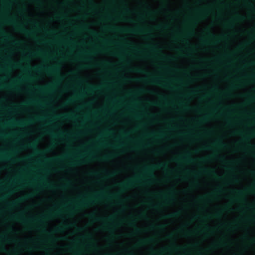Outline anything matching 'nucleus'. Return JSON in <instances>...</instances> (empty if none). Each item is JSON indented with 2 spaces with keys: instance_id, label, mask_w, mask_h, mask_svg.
Instances as JSON below:
<instances>
[{
  "instance_id": "f257e3e1",
  "label": "nucleus",
  "mask_w": 255,
  "mask_h": 255,
  "mask_svg": "<svg viewBox=\"0 0 255 255\" xmlns=\"http://www.w3.org/2000/svg\"><path fill=\"white\" fill-rule=\"evenodd\" d=\"M33 70L36 72H40L42 70H44L48 73L55 75L57 78V81L52 85H50L45 88L37 87V89L40 92H47L51 91L53 89V86L58 83L59 81H61L63 79V77L60 73V69L57 66H53L50 67L45 66L36 67H34Z\"/></svg>"
},
{
  "instance_id": "f03ea898",
  "label": "nucleus",
  "mask_w": 255,
  "mask_h": 255,
  "mask_svg": "<svg viewBox=\"0 0 255 255\" xmlns=\"http://www.w3.org/2000/svg\"><path fill=\"white\" fill-rule=\"evenodd\" d=\"M105 193L100 192L94 194L92 196L87 197L86 198H82L75 203V208L81 207H87L89 205L95 203L97 200L104 198Z\"/></svg>"
},
{
  "instance_id": "7ed1b4c3",
  "label": "nucleus",
  "mask_w": 255,
  "mask_h": 255,
  "mask_svg": "<svg viewBox=\"0 0 255 255\" xmlns=\"http://www.w3.org/2000/svg\"><path fill=\"white\" fill-rule=\"evenodd\" d=\"M106 29L108 30H118L121 32H126V33H130L132 34H139V33H149L150 32L149 30L145 31L143 29L141 28H137L136 29H128V28H117L115 27H106Z\"/></svg>"
},
{
  "instance_id": "20e7f679",
  "label": "nucleus",
  "mask_w": 255,
  "mask_h": 255,
  "mask_svg": "<svg viewBox=\"0 0 255 255\" xmlns=\"http://www.w3.org/2000/svg\"><path fill=\"white\" fill-rule=\"evenodd\" d=\"M5 21L8 23L14 25L16 29H17L20 32L26 34V35L32 36L34 34L33 31L27 30L21 24L17 23L13 18H5Z\"/></svg>"
},
{
  "instance_id": "39448f33",
  "label": "nucleus",
  "mask_w": 255,
  "mask_h": 255,
  "mask_svg": "<svg viewBox=\"0 0 255 255\" xmlns=\"http://www.w3.org/2000/svg\"><path fill=\"white\" fill-rule=\"evenodd\" d=\"M166 168L167 165L165 163H160L157 165H152L149 166H145L143 169L144 172L148 175V177L154 178V176L153 174V171L156 168Z\"/></svg>"
},
{
  "instance_id": "423d86ee",
  "label": "nucleus",
  "mask_w": 255,
  "mask_h": 255,
  "mask_svg": "<svg viewBox=\"0 0 255 255\" xmlns=\"http://www.w3.org/2000/svg\"><path fill=\"white\" fill-rule=\"evenodd\" d=\"M142 177L141 176H137L134 178L128 180L127 181L121 183L120 186L123 189H128L135 184L140 183Z\"/></svg>"
},
{
  "instance_id": "0eeeda50",
  "label": "nucleus",
  "mask_w": 255,
  "mask_h": 255,
  "mask_svg": "<svg viewBox=\"0 0 255 255\" xmlns=\"http://www.w3.org/2000/svg\"><path fill=\"white\" fill-rule=\"evenodd\" d=\"M11 219L16 221H19L23 223H29L31 222H42L41 219H35V218H30L27 219L22 214H20L19 215H13L11 216Z\"/></svg>"
},
{
  "instance_id": "6e6552de",
  "label": "nucleus",
  "mask_w": 255,
  "mask_h": 255,
  "mask_svg": "<svg viewBox=\"0 0 255 255\" xmlns=\"http://www.w3.org/2000/svg\"><path fill=\"white\" fill-rule=\"evenodd\" d=\"M43 119V117H36L34 118L27 120L26 121H14L13 122H12V124L13 125L23 126L26 125L27 124H29L34 121H39Z\"/></svg>"
},
{
  "instance_id": "1a4fd4ad",
  "label": "nucleus",
  "mask_w": 255,
  "mask_h": 255,
  "mask_svg": "<svg viewBox=\"0 0 255 255\" xmlns=\"http://www.w3.org/2000/svg\"><path fill=\"white\" fill-rule=\"evenodd\" d=\"M177 162L186 161L188 163H193L194 160L191 158L190 154L188 153L182 157H178L175 159Z\"/></svg>"
},
{
  "instance_id": "9d476101",
  "label": "nucleus",
  "mask_w": 255,
  "mask_h": 255,
  "mask_svg": "<svg viewBox=\"0 0 255 255\" xmlns=\"http://www.w3.org/2000/svg\"><path fill=\"white\" fill-rule=\"evenodd\" d=\"M150 81L153 84H157V85H159L163 86H164V87H166V88H173V87H171V85L169 83H164L163 84H162L160 82L159 79L158 78H157V77H152Z\"/></svg>"
},
{
  "instance_id": "9b49d317",
  "label": "nucleus",
  "mask_w": 255,
  "mask_h": 255,
  "mask_svg": "<svg viewBox=\"0 0 255 255\" xmlns=\"http://www.w3.org/2000/svg\"><path fill=\"white\" fill-rule=\"evenodd\" d=\"M37 142L36 141H34V142H31V143H29V144H28L27 145V147L29 148H31V149H34L35 151V153L36 154H40V155H43V154L44 153L43 152H42V151L39 150L37 148Z\"/></svg>"
},
{
  "instance_id": "f8f14e48",
  "label": "nucleus",
  "mask_w": 255,
  "mask_h": 255,
  "mask_svg": "<svg viewBox=\"0 0 255 255\" xmlns=\"http://www.w3.org/2000/svg\"><path fill=\"white\" fill-rule=\"evenodd\" d=\"M24 79L23 78H19V79L16 80L12 84L7 86H1V87H5V88H7L8 89H14L15 90H18V89L17 88H16V84L20 83Z\"/></svg>"
},
{
  "instance_id": "ddd939ff",
  "label": "nucleus",
  "mask_w": 255,
  "mask_h": 255,
  "mask_svg": "<svg viewBox=\"0 0 255 255\" xmlns=\"http://www.w3.org/2000/svg\"><path fill=\"white\" fill-rule=\"evenodd\" d=\"M80 28L84 30H87V31L89 30L90 34L94 37H97L99 36V34L96 31L89 30L88 25L87 24H84V25H82L80 27Z\"/></svg>"
},
{
  "instance_id": "4468645a",
  "label": "nucleus",
  "mask_w": 255,
  "mask_h": 255,
  "mask_svg": "<svg viewBox=\"0 0 255 255\" xmlns=\"http://www.w3.org/2000/svg\"><path fill=\"white\" fill-rule=\"evenodd\" d=\"M100 86H95L93 85H89L87 88V91L89 92H93L96 91H98L101 89Z\"/></svg>"
},
{
  "instance_id": "2eb2a0df",
  "label": "nucleus",
  "mask_w": 255,
  "mask_h": 255,
  "mask_svg": "<svg viewBox=\"0 0 255 255\" xmlns=\"http://www.w3.org/2000/svg\"><path fill=\"white\" fill-rule=\"evenodd\" d=\"M60 213V211H56L54 212L53 213H49L48 214L42 216V219H49L53 215H58Z\"/></svg>"
},
{
  "instance_id": "dca6fc26",
  "label": "nucleus",
  "mask_w": 255,
  "mask_h": 255,
  "mask_svg": "<svg viewBox=\"0 0 255 255\" xmlns=\"http://www.w3.org/2000/svg\"><path fill=\"white\" fill-rule=\"evenodd\" d=\"M174 194V192L173 191H171L168 193V195L167 194H163L162 197L166 200H172L173 199Z\"/></svg>"
},
{
  "instance_id": "f3484780",
  "label": "nucleus",
  "mask_w": 255,
  "mask_h": 255,
  "mask_svg": "<svg viewBox=\"0 0 255 255\" xmlns=\"http://www.w3.org/2000/svg\"><path fill=\"white\" fill-rule=\"evenodd\" d=\"M8 66L9 67H13L14 68H21V65L19 63H13L11 61H9Z\"/></svg>"
},
{
  "instance_id": "a211bd4d",
  "label": "nucleus",
  "mask_w": 255,
  "mask_h": 255,
  "mask_svg": "<svg viewBox=\"0 0 255 255\" xmlns=\"http://www.w3.org/2000/svg\"><path fill=\"white\" fill-rule=\"evenodd\" d=\"M213 145L216 147H223L226 146L225 144L221 140H218L213 143Z\"/></svg>"
},
{
  "instance_id": "6ab92c4d",
  "label": "nucleus",
  "mask_w": 255,
  "mask_h": 255,
  "mask_svg": "<svg viewBox=\"0 0 255 255\" xmlns=\"http://www.w3.org/2000/svg\"><path fill=\"white\" fill-rule=\"evenodd\" d=\"M63 119L72 120L76 118V116L73 114L65 115L62 117Z\"/></svg>"
},
{
  "instance_id": "aec40b11",
  "label": "nucleus",
  "mask_w": 255,
  "mask_h": 255,
  "mask_svg": "<svg viewBox=\"0 0 255 255\" xmlns=\"http://www.w3.org/2000/svg\"><path fill=\"white\" fill-rule=\"evenodd\" d=\"M0 33L2 36V37L5 39H10L13 38L11 35L7 34L5 31L3 30L1 31L0 32Z\"/></svg>"
},
{
  "instance_id": "412c9836",
  "label": "nucleus",
  "mask_w": 255,
  "mask_h": 255,
  "mask_svg": "<svg viewBox=\"0 0 255 255\" xmlns=\"http://www.w3.org/2000/svg\"><path fill=\"white\" fill-rule=\"evenodd\" d=\"M44 53L42 51H39L36 52H31L29 53V56H42L44 55Z\"/></svg>"
},
{
  "instance_id": "4be33fe9",
  "label": "nucleus",
  "mask_w": 255,
  "mask_h": 255,
  "mask_svg": "<svg viewBox=\"0 0 255 255\" xmlns=\"http://www.w3.org/2000/svg\"><path fill=\"white\" fill-rule=\"evenodd\" d=\"M148 136H151L152 135V136H154L155 138H161V137H163L165 135V134L163 132H161V133L157 134H155L154 133H152L148 134Z\"/></svg>"
},
{
  "instance_id": "5701e85b",
  "label": "nucleus",
  "mask_w": 255,
  "mask_h": 255,
  "mask_svg": "<svg viewBox=\"0 0 255 255\" xmlns=\"http://www.w3.org/2000/svg\"><path fill=\"white\" fill-rule=\"evenodd\" d=\"M135 220L134 219H132L130 222L128 223L129 225L132 226H135V230L136 232H139L140 231V230L137 228L135 225Z\"/></svg>"
},
{
  "instance_id": "b1692460",
  "label": "nucleus",
  "mask_w": 255,
  "mask_h": 255,
  "mask_svg": "<svg viewBox=\"0 0 255 255\" xmlns=\"http://www.w3.org/2000/svg\"><path fill=\"white\" fill-rule=\"evenodd\" d=\"M83 162H82L81 160H79L78 159H76L72 161L70 164L72 165H77L81 164Z\"/></svg>"
},
{
  "instance_id": "393cba45",
  "label": "nucleus",
  "mask_w": 255,
  "mask_h": 255,
  "mask_svg": "<svg viewBox=\"0 0 255 255\" xmlns=\"http://www.w3.org/2000/svg\"><path fill=\"white\" fill-rule=\"evenodd\" d=\"M10 158V155L5 153H2L0 154V159H9Z\"/></svg>"
},
{
  "instance_id": "a878e982",
  "label": "nucleus",
  "mask_w": 255,
  "mask_h": 255,
  "mask_svg": "<svg viewBox=\"0 0 255 255\" xmlns=\"http://www.w3.org/2000/svg\"><path fill=\"white\" fill-rule=\"evenodd\" d=\"M179 214H180V213L179 212H176L169 214L166 217H168V218L177 217L179 215Z\"/></svg>"
},
{
  "instance_id": "bb28decb",
  "label": "nucleus",
  "mask_w": 255,
  "mask_h": 255,
  "mask_svg": "<svg viewBox=\"0 0 255 255\" xmlns=\"http://www.w3.org/2000/svg\"><path fill=\"white\" fill-rule=\"evenodd\" d=\"M46 132L47 133L51 134L52 136H55V137H56V136H63L64 135H65L64 133H63L62 132H61L58 135L54 134H53V133L51 131H49V130H47Z\"/></svg>"
},
{
  "instance_id": "cd10ccee",
  "label": "nucleus",
  "mask_w": 255,
  "mask_h": 255,
  "mask_svg": "<svg viewBox=\"0 0 255 255\" xmlns=\"http://www.w3.org/2000/svg\"><path fill=\"white\" fill-rule=\"evenodd\" d=\"M27 104L41 105V103H40L39 101H37V100H31L29 102H28Z\"/></svg>"
},
{
  "instance_id": "c85d7f7f",
  "label": "nucleus",
  "mask_w": 255,
  "mask_h": 255,
  "mask_svg": "<svg viewBox=\"0 0 255 255\" xmlns=\"http://www.w3.org/2000/svg\"><path fill=\"white\" fill-rule=\"evenodd\" d=\"M209 34L214 39H215V42L216 43H218L219 42H220V40H221V38H219V37H217V36H216L215 35L212 34H211L210 33H209Z\"/></svg>"
},
{
  "instance_id": "c756f323",
  "label": "nucleus",
  "mask_w": 255,
  "mask_h": 255,
  "mask_svg": "<svg viewBox=\"0 0 255 255\" xmlns=\"http://www.w3.org/2000/svg\"><path fill=\"white\" fill-rule=\"evenodd\" d=\"M90 218L95 221H98L100 219V218L96 217L94 214H91L90 215Z\"/></svg>"
},
{
  "instance_id": "7c9ffc66",
  "label": "nucleus",
  "mask_w": 255,
  "mask_h": 255,
  "mask_svg": "<svg viewBox=\"0 0 255 255\" xmlns=\"http://www.w3.org/2000/svg\"><path fill=\"white\" fill-rule=\"evenodd\" d=\"M112 155H107L103 156L102 159L104 160H108L112 157Z\"/></svg>"
},
{
  "instance_id": "2f4dec72",
  "label": "nucleus",
  "mask_w": 255,
  "mask_h": 255,
  "mask_svg": "<svg viewBox=\"0 0 255 255\" xmlns=\"http://www.w3.org/2000/svg\"><path fill=\"white\" fill-rule=\"evenodd\" d=\"M148 47L152 51H155L157 49L156 46L155 45H148Z\"/></svg>"
},
{
  "instance_id": "473e14b6",
  "label": "nucleus",
  "mask_w": 255,
  "mask_h": 255,
  "mask_svg": "<svg viewBox=\"0 0 255 255\" xmlns=\"http://www.w3.org/2000/svg\"><path fill=\"white\" fill-rule=\"evenodd\" d=\"M110 133H111V130L109 129H107L104 130V131L102 133V134L108 135Z\"/></svg>"
},
{
  "instance_id": "72a5a7b5",
  "label": "nucleus",
  "mask_w": 255,
  "mask_h": 255,
  "mask_svg": "<svg viewBox=\"0 0 255 255\" xmlns=\"http://www.w3.org/2000/svg\"><path fill=\"white\" fill-rule=\"evenodd\" d=\"M108 197L109 199H111V198L118 199L119 198V196L117 194H114L112 195L109 196Z\"/></svg>"
},
{
  "instance_id": "f704fd0d",
  "label": "nucleus",
  "mask_w": 255,
  "mask_h": 255,
  "mask_svg": "<svg viewBox=\"0 0 255 255\" xmlns=\"http://www.w3.org/2000/svg\"><path fill=\"white\" fill-rule=\"evenodd\" d=\"M17 203V201L13 202L8 204V206L10 207H14Z\"/></svg>"
},
{
  "instance_id": "c9c22d12",
  "label": "nucleus",
  "mask_w": 255,
  "mask_h": 255,
  "mask_svg": "<svg viewBox=\"0 0 255 255\" xmlns=\"http://www.w3.org/2000/svg\"><path fill=\"white\" fill-rule=\"evenodd\" d=\"M74 101V99H70L69 100H68L65 104L64 105H67V104H71L72 103H73Z\"/></svg>"
},
{
  "instance_id": "e433bc0d",
  "label": "nucleus",
  "mask_w": 255,
  "mask_h": 255,
  "mask_svg": "<svg viewBox=\"0 0 255 255\" xmlns=\"http://www.w3.org/2000/svg\"><path fill=\"white\" fill-rule=\"evenodd\" d=\"M83 95V93L77 94L75 95V98L76 99H79L81 97H82Z\"/></svg>"
},
{
  "instance_id": "4c0bfd02",
  "label": "nucleus",
  "mask_w": 255,
  "mask_h": 255,
  "mask_svg": "<svg viewBox=\"0 0 255 255\" xmlns=\"http://www.w3.org/2000/svg\"><path fill=\"white\" fill-rule=\"evenodd\" d=\"M3 4L5 6H7L10 5V3L6 0H2Z\"/></svg>"
},
{
  "instance_id": "58836bf2",
  "label": "nucleus",
  "mask_w": 255,
  "mask_h": 255,
  "mask_svg": "<svg viewBox=\"0 0 255 255\" xmlns=\"http://www.w3.org/2000/svg\"><path fill=\"white\" fill-rule=\"evenodd\" d=\"M44 185L45 186H46L47 187L50 188L54 187V186L53 185H52L51 184L48 183H45L44 184Z\"/></svg>"
},
{
  "instance_id": "ea45409f",
  "label": "nucleus",
  "mask_w": 255,
  "mask_h": 255,
  "mask_svg": "<svg viewBox=\"0 0 255 255\" xmlns=\"http://www.w3.org/2000/svg\"><path fill=\"white\" fill-rule=\"evenodd\" d=\"M128 132H123L122 133V136L124 137H126L128 136Z\"/></svg>"
},
{
  "instance_id": "a19ab883",
  "label": "nucleus",
  "mask_w": 255,
  "mask_h": 255,
  "mask_svg": "<svg viewBox=\"0 0 255 255\" xmlns=\"http://www.w3.org/2000/svg\"><path fill=\"white\" fill-rule=\"evenodd\" d=\"M135 71L138 73H143L144 72L143 70H142L141 69H139V68L135 69Z\"/></svg>"
},
{
  "instance_id": "79ce46f5",
  "label": "nucleus",
  "mask_w": 255,
  "mask_h": 255,
  "mask_svg": "<svg viewBox=\"0 0 255 255\" xmlns=\"http://www.w3.org/2000/svg\"><path fill=\"white\" fill-rule=\"evenodd\" d=\"M64 227H65V226H64ZM63 228V227H58L56 228V232H61V231H62Z\"/></svg>"
},
{
  "instance_id": "37998d69",
  "label": "nucleus",
  "mask_w": 255,
  "mask_h": 255,
  "mask_svg": "<svg viewBox=\"0 0 255 255\" xmlns=\"http://www.w3.org/2000/svg\"><path fill=\"white\" fill-rule=\"evenodd\" d=\"M244 18V17H243L242 16H240V15H238L236 17V20H243Z\"/></svg>"
},
{
  "instance_id": "c03bdc74",
  "label": "nucleus",
  "mask_w": 255,
  "mask_h": 255,
  "mask_svg": "<svg viewBox=\"0 0 255 255\" xmlns=\"http://www.w3.org/2000/svg\"><path fill=\"white\" fill-rule=\"evenodd\" d=\"M7 70H8V68L7 67H5L1 68H0V71L6 72Z\"/></svg>"
},
{
  "instance_id": "a18cd8bd",
  "label": "nucleus",
  "mask_w": 255,
  "mask_h": 255,
  "mask_svg": "<svg viewBox=\"0 0 255 255\" xmlns=\"http://www.w3.org/2000/svg\"><path fill=\"white\" fill-rule=\"evenodd\" d=\"M210 157H208L207 158H204L201 159V161L202 162H206L210 159Z\"/></svg>"
},
{
  "instance_id": "49530a36",
  "label": "nucleus",
  "mask_w": 255,
  "mask_h": 255,
  "mask_svg": "<svg viewBox=\"0 0 255 255\" xmlns=\"http://www.w3.org/2000/svg\"><path fill=\"white\" fill-rule=\"evenodd\" d=\"M163 59H167L168 60H173V57H171V56H170V57H166V56H163Z\"/></svg>"
},
{
  "instance_id": "de8ad7c7",
  "label": "nucleus",
  "mask_w": 255,
  "mask_h": 255,
  "mask_svg": "<svg viewBox=\"0 0 255 255\" xmlns=\"http://www.w3.org/2000/svg\"><path fill=\"white\" fill-rule=\"evenodd\" d=\"M153 241V239H149V240H144V241H143L141 242L140 243H141V244H144V243H146V242H151V241Z\"/></svg>"
},
{
  "instance_id": "09e8293b",
  "label": "nucleus",
  "mask_w": 255,
  "mask_h": 255,
  "mask_svg": "<svg viewBox=\"0 0 255 255\" xmlns=\"http://www.w3.org/2000/svg\"><path fill=\"white\" fill-rule=\"evenodd\" d=\"M237 193L239 196H242L243 195L244 192L242 191H239L237 192Z\"/></svg>"
},
{
  "instance_id": "8fccbe9b",
  "label": "nucleus",
  "mask_w": 255,
  "mask_h": 255,
  "mask_svg": "<svg viewBox=\"0 0 255 255\" xmlns=\"http://www.w3.org/2000/svg\"><path fill=\"white\" fill-rule=\"evenodd\" d=\"M193 33V31H190V30H189L187 32H186V34L188 35H192V34Z\"/></svg>"
},
{
  "instance_id": "3c124183",
  "label": "nucleus",
  "mask_w": 255,
  "mask_h": 255,
  "mask_svg": "<svg viewBox=\"0 0 255 255\" xmlns=\"http://www.w3.org/2000/svg\"><path fill=\"white\" fill-rule=\"evenodd\" d=\"M209 115H206L205 116V117H204V118L202 119V121H206L208 119V117Z\"/></svg>"
},
{
  "instance_id": "603ef678",
  "label": "nucleus",
  "mask_w": 255,
  "mask_h": 255,
  "mask_svg": "<svg viewBox=\"0 0 255 255\" xmlns=\"http://www.w3.org/2000/svg\"><path fill=\"white\" fill-rule=\"evenodd\" d=\"M183 106L185 109H190V107L187 105H183Z\"/></svg>"
},
{
  "instance_id": "864d4df0",
  "label": "nucleus",
  "mask_w": 255,
  "mask_h": 255,
  "mask_svg": "<svg viewBox=\"0 0 255 255\" xmlns=\"http://www.w3.org/2000/svg\"><path fill=\"white\" fill-rule=\"evenodd\" d=\"M76 135H77V134H70L67 135V136L69 137H74Z\"/></svg>"
},
{
  "instance_id": "5fc2aeb1",
  "label": "nucleus",
  "mask_w": 255,
  "mask_h": 255,
  "mask_svg": "<svg viewBox=\"0 0 255 255\" xmlns=\"http://www.w3.org/2000/svg\"><path fill=\"white\" fill-rule=\"evenodd\" d=\"M143 92H144V90L143 89H140L138 91V93H143Z\"/></svg>"
},
{
  "instance_id": "6e6d98bb",
  "label": "nucleus",
  "mask_w": 255,
  "mask_h": 255,
  "mask_svg": "<svg viewBox=\"0 0 255 255\" xmlns=\"http://www.w3.org/2000/svg\"><path fill=\"white\" fill-rule=\"evenodd\" d=\"M114 219V217H110L108 218V220L109 221H112Z\"/></svg>"
},
{
  "instance_id": "4d7b16f0",
  "label": "nucleus",
  "mask_w": 255,
  "mask_h": 255,
  "mask_svg": "<svg viewBox=\"0 0 255 255\" xmlns=\"http://www.w3.org/2000/svg\"><path fill=\"white\" fill-rule=\"evenodd\" d=\"M220 215H221V212H218V213H216V214H215V216H216V217H219V216H220Z\"/></svg>"
},
{
  "instance_id": "13d9d810",
  "label": "nucleus",
  "mask_w": 255,
  "mask_h": 255,
  "mask_svg": "<svg viewBox=\"0 0 255 255\" xmlns=\"http://www.w3.org/2000/svg\"><path fill=\"white\" fill-rule=\"evenodd\" d=\"M167 27V25H164V26H163L162 25H160V26H158V28H161V27L166 28Z\"/></svg>"
},
{
  "instance_id": "bf43d9fd",
  "label": "nucleus",
  "mask_w": 255,
  "mask_h": 255,
  "mask_svg": "<svg viewBox=\"0 0 255 255\" xmlns=\"http://www.w3.org/2000/svg\"><path fill=\"white\" fill-rule=\"evenodd\" d=\"M231 25H232V22H231V21L229 22L227 24V26L229 27H231Z\"/></svg>"
},
{
  "instance_id": "052dcab7",
  "label": "nucleus",
  "mask_w": 255,
  "mask_h": 255,
  "mask_svg": "<svg viewBox=\"0 0 255 255\" xmlns=\"http://www.w3.org/2000/svg\"><path fill=\"white\" fill-rule=\"evenodd\" d=\"M203 41L204 43H205V44H207L208 43V40H206V39H204L203 40Z\"/></svg>"
},
{
  "instance_id": "680f3d73",
  "label": "nucleus",
  "mask_w": 255,
  "mask_h": 255,
  "mask_svg": "<svg viewBox=\"0 0 255 255\" xmlns=\"http://www.w3.org/2000/svg\"><path fill=\"white\" fill-rule=\"evenodd\" d=\"M133 49L134 50H135L136 51H137V52H140V51H138V49H137L136 48H135V47H133Z\"/></svg>"
},
{
  "instance_id": "e2e57ef3",
  "label": "nucleus",
  "mask_w": 255,
  "mask_h": 255,
  "mask_svg": "<svg viewBox=\"0 0 255 255\" xmlns=\"http://www.w3.org/2000/svg\"><path fill=\"white\" fill-rule=\"evenodd\" d=\"M115 175V172H113V173H111V174H109V175L110 176H114V175Z\"/></svg>"
},
{
  "instance_id": "0e129e2a",
  "label": "nucleus",
  "mask_w": 255,
  "mask_h": 255,
  "mask_svg": "<svg viewBox=\"0 0 255 255\" xmlns=\"http://www.w3.org/2000/svg\"><path fill=\"white\" fill-rule=\"evenodd\" d=\"M31 195H26V196L25 197V198H29V197H31Z\"/></svg>"
},
{
  "instance_id": "69168bd1",
  "label": "nucleus",
  "mask_w": 255,
  "mask_h": 255,
  "mask_svg": "<svg viewBox=\"0 0 255 255\" xmlns=\"http://www.w3.org/2000/svg\"><path fill=\"white\" fill-rule=\"evenodd\" d=\"M210 146H206V149H210Z\"/></svg>"
},
{
  "instance_id": "338daca9",
  "label": "nucleus",
  "mask_w": 255,
  "mask_h": 255,
  "mask_svg": "<svg viewBox=\"0 0 255 255\" xmlns=\"http://www.w3.org/2000/svg\"><path fill=\"white\" fill-rule=\"evenodd\" d=\"M224 95L226 96H227V95L228 96V95H229V93H225Z\"/></svg>"
},
{
  "instance_id": "774afa93",
  "label": "nucleus",
  "mask_w": 255,
  "mask_h": 255,
  "mask_svg": "<svg viewBox=\"0 0 255 255\" xmlns=\"http://www.w3.org/2000/svg\"><path fill=\"white\" fill-rule=\"evenodd\" d=\"M0 249L2 251H4L5 250V248L3 247H2Z\"/></svg>"
}]
</instances>
